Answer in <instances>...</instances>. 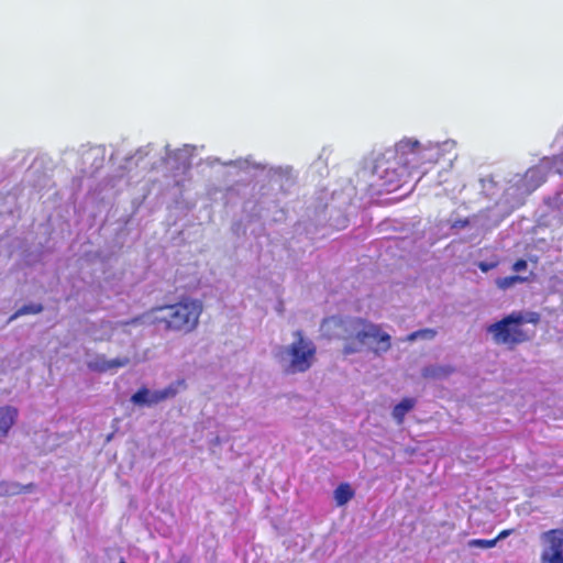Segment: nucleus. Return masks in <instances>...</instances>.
Wrapping results in <instances>:
<instances>
[{
  "label": "nucleus",
  "instance_id": "obj_13",
  "mask_svg": "<svg viewBox=\"0 0 563 563\" xmlns=\"http://www.w3.org/2000/svg\"><path fill=\"white\" fill-rule=\"evenodd\" d=\"M354 490L349 483H341L334 489V500L338 506H344L354 497Z\"/></svg>",
  "mask_w": 563,
  "mask_h": 563
},
{
  "label": "nucleus",
  "instance_id": "obj_3",
  "mask_svg": "<svg viewBox=\"0 0 563 563\" xmlns=\"http://www.w3.org/2000/svg\"><path fill=\"white\" fill-rule=\"evenodd\" d=\"M540 314L536 311L521 312L512 311L503 319L489 324L487 332L492 334L496 344L507 345L510 350L517 345L528 342L531 334L525 329L526 323L538 324Z\"/></svg>",
  "mask_w": 563,
  "mask_h": 563
},
{
  "label": "nucleus",
  "instance_id": "obj_2",
  "mask_svg": "<svg viewBox=\"0 0 563 563\" xmlns=\"http://www.w3.org/2000/svg\"><path fill=\"white\" fill-rule=\"evenodd\" d=\"M202 310L200 300L183 298L172 305L154 307L152 323L162 325L166 332L186 335L198 328Z\"/></svg>",
  "mask_w": 563,
  "mask_h": 563
},
{
  "label": "nucleus",
  "instance_id": "obj_5",
  "mask_svg": "<svg viewBox=\"0 0 563 563\" xmlns=\"http://www.w3.org/2000/svg\"><path fill=\"white\" fill-rule=\"evenodd\" d=\"M542 563H563V528L551 529L541 534Z\"/></svg>",
  "mask_w": 563,
  "mask_h": 563
},
{
  "label": "nucleus",
  "instance_id": "obj_20",
  "mask_svg": "<svg viewBox=\"0 0 563 563\" xmlns=\"http://www.w3.org/2000/svg\"><path fill=\"white\" fill-rule=\"evenodd\" d=\"M527 267H528L527 261L523 258H519L514 263L512 271H515V272L526 271Z\"/></svg>",
  "mask_w": 563,
  "mask_h": 563
},
{
  "label": "nucleus",
  "instance_id": "obj_17",
  "mask_svg": "<svg viewBox=\"0 0 563 563\" xmlns=\"http://www.w3.org/2000/svg\"><path fill=\"white\" fill-rule=\"evenodd\" d=\"M42 311H43V306L41 303L24 305L15 311V313L10 318V320H13V319L18 318L19 316L36 314Z\"/></svg>",
  "mask_w": 563,
  "mask_h": 563
},
{
  "label": "nucleus",
  "instance_id": "obj_15",
  "mask_svg": "<svg viewBox=\"0 0 563 563\" xmlns=\"http://www.w3.org/2000/svg\"><path fill=\"white\" fill-rule=\"evenodd\" d=\"M454 372L452 366H427L422 369L424 378H440L446 377Z\"/></svg>",
  "mask_w": 563,
  "mask_h": 563
},
{
  "label": "nucleus",
  "instance_id": "obj_11",
  "mask_svg": "<svg viewBox=\"0 0 563 563\" xmlns=\"http://www.w3.org/2000/svg\"><path fill=\"white\" fill-rule=\"evenodd\" d=\"M416 406V399L406 397L399 404H397L393 409V418L396 420L398 424H402L405 421L406 415L412 410Z\"/></svg>",
  "mask_w": 563,
  "mask_h": 563
},
{
  "label": "nucleus",
  "instance_id": "obj_24",
  "mask_svg": "<svg viewBox=\"0 0 563 563\" xmlns=\"http://www.w3.org/2000/svg\"><path fill=\"white\" fill-rule=\"evenodd\" d=\"M554 158H555V159H556V158H560L561 161H563V148H562L561 154H560L559 156H555Z\"/></svg>",
  "mask_w": 563,
  "mask_h": 563
},
{
  "label": "nucleus",
  "instance_id": "obj_14",
  "mask_svg": "<svg viewBox=\"0 0 563 563\" xmlns=\"http://www.w3.org/2000/svg\"><path fill=\"white\" fill-rule=\"evenodd\" d=\"M131 401L139 406H153L156 401H153V391L146 387H141L131 397Z\"/></svg>",
  "mask_w": 563,
  "mask_h": 563
},
{
  "label": "nucleus",
  "instance_id": "obj_6",
  "mask_svg": "<svg viewBox=\"0 0 563 563\" xmlns=\"http://www.w3.org/2000/svg\"><path fill=\"white\" fill-rule=\"evenodd\" d=\"M130 363L129 357H115L107 360L104 355H98L89 361L87 366L90 371L97 373H107L126 366Z\"/></svg>",
  "mask_w": 563,
  "mask_h": 563
},
{
  "label": "nucleus",
  "instance_id": "obj_12",
  "mask_svg": "<svg viewBox=\"0 0 563 563\" xmlns=\"http://www.w3.org/2000/svg\"><path fill=\"white\" fill-rule=\"evenodd\" d=\"M33 487V484L22 486L14 482H0V496L19 495L21 493L31 492Z\"/></svg>",
  "mask_w": 563,
  "mask_h": 563
},
{
  "label": "nucleus",
  "instance_id": "obj_25",
  "mask_svg": "<svg viewBox=\"0 0 563 563\" xmlns=\"http://www.w3.org/2000/svg\"><path fill=\"white\" fill-rule=\"evenodd\" d=\"M409 161H410V163L408 165H405V166L409 167V165H411V167H415V164H412V161L411 159H409Z\"/></svg>",
  "mask_w": 563,
  "mask_h": 563
},
{
  "label": "nucleus",
  "instance_id": "obj_10",
  "mask_svg": "<svg viewBox=\"0 0 563 563\" xmlns=\"http://www.w3.org/2000/svg\"><path fill=\"white\" fill-rule=\"evenodd\" d=\"M187 385L185 379H178L161 390L153 391V401H156L157 405L169 398H174L177 396L180 389H185Z\"/></svg>",
  "mask_w": 563,
  "mask_h": 563
},
{
  "label": "nucleus",
  "instance_id": "obj_4",
  "mask_svg": "<svg viewBox=\"0 0 563 563\" xmlns=\"http://www.w3.org/2000/svg\"><path fill=\"white\" fill-rule=\"evenodd\" d=\"M294 336L295 341L282 352L288 357V363L285 367L287 374L305 373L311 368L316 361V344L305 338L300 330H297Z\"/></svg>",
  "mask_w": 563,
  "mask_h": 563
},
{
  "label": "nucleus",
  "instance_id": "obj_1",
  "mask_svg": "<svg viewBox=\"0 0 563 563\" xmlns=\"http://www.w3.org/2000/svg\"><path fill=\"white\" fill-rule=\"evenodd\" d=\"M323 325L327 331H332L329 336L343 341L342 353L351 355L361 351L366 343H373V352L380 354L391 347L390 335L382 330L379 324H375L363 318H339L330 317L324 320Z\"/></svg>",
  "mask_w": 563,
  "mask_h": 563
},
{
  "label": "nucleus",
  "instance_id": "obj_7",
  "mask_svg": "<svg viewBox=\"0 0 563 563\" xmlns=\"http://www.w3.org/2000/svg\"><path fill=\"white\" fill-rule=\"evenodd\" d=\"M384 165H386V162L377 159L375 164V173H377L383 179L382 187H384L386 191H394L400 187L401 177L394 168L391 170L389 167H385L383 169Z\"/></svg>",
  "mask_w": 563,
  "mask_h": 563
},
{
  "label": "nucleus",
  "instance_id": "obj_8",
  "mask_svg": "<svg viewBox=\"0 0 563 563\" xmlns=\"http://www.w3.org/2000/svg\"><path fill=\"white\" fill-rule=\"evenodd\" d=\"M421 148L417 140L404 139L396 144L395 152L397 157L408 165L410 161L406 158L408 155H417Z\"/></svg>",
  "mask_w": 563,
  "mask_h": 563
},
{
  "label": "nucleus",
  "instance_id": "obj_18",
  "mask_svg": "<svg viewBox=\"0 0 563 563\" xmlns=\"http://www.w3.org/2000/svg\"><path fill=\"white\" fill-rule=\"evenodd\" d=\"M437 335V331L434 329H421L411 332L408 336V341H415L418 339H428L431 340Z\"/></svg>",
  "mask_w": 563,
  "mask_h": 563
},
{
  "label": "nucleus",
  "instance_id": "obj_16",
  "mask_svg": "<svg viewBox=\"0 0 563 563\" xmlns=\"http://www.w3.org/2000/svg\"><path fill=\"white\" fill-rule=\"evenodd\" d=\"M528 282V277L519 276V275H512V276H506V277H499L496 279V286L501 289L506 290L516 284H523Z\"/></svg>",
  "mask_w": 563,
  "mask_h": 563
},
{
  "label": "nucleus",
  "instance_id": "obj_21",
  "mask_svg": "<svg viewBox=\"0 0 563 563\" xmlns=\"http://www.w3.org/2000/svg\"><path fill=\"white\" fill-rule=\"evenodd\" d=\"M496 266L495 263H486V262H481L478 264V267L482 272L484 273H487L488 271H490L492 268H494Z\"/></svg>",
  "mask_w": 563,
  "mask_h": 563
},
{
  "label": "nucleus",
  "instance_id": "obj_9",
  "mask_svg": "<svg viewBox=\"0 0 563 563\" xmlns=\"http://www.w3.org/2000/svg\"><path fill=\"white\" fill-rule=\"evenodd\" d=\"M16 417V408L11 406L0 407V440L7 437L9 430L14 424Z\"/></svg>",
  "mask_w": 563,
  "mask_h": 563
},
{
  "label": "nucleus",
  "instance_id": "obj_26",
  "mask_svg": "<svg viewBox=\"0 0 563 563\" xmlns=\"http://www.w3.org/2000/svg\"><path fill=\"white\" fill-rule=\"evenodd\" d=\"M468 223L467 220H465L463 223H462V227L466 225Z\"/></svg>",
  "mask_w": 563,
  "mask_h": 563
},
{
  "label": "nucleus",
  "instance_id": "obj_19",
  "mask_svg": "<svg viewBox=\"0 0 563 563\" xmlns=\"http://www.w3.org/2000/svg\"><path fill=\"white\" fill-rule=\"evenodd\" d=\"M497 543V539H473L468 542V545L472 548H482V549H490L494 548Z\"/></svg>",
  "mask_w": 563,
  "mask_h": 563
},
{
  "label": "nucleus",
  "instance_id": "obj_22",
  "mask_svg": "<svg viewBox=\"0 0 563 563\" xmlns=\"http://www.w3.org/2000/svg\"><path fill=\"white\" fill-rule=\"evenodd\" d=\"M512 532H514V530H512V529H505V530H501V531L497 534V537H496L495 539H497V542H498L499 540H503V539H505V538L509 537Z\"/></svg>",
  "mask_w": 563,
  "mask_h": 563
},
{
  "label": "nucleus",
  "instance_id": "obj_23",
  "mask_svg": "<svg viewBox=\"0 0 563 563\" xmlns=\"http://www.w3.org/2000/svg\"><path fill=\"white\" fill-rule=\"evenodd\" d=\"M189 558L187 555H183L177 562L175 563H189Z\"/></svg>",
  "mask_w": 563,
  "mask_h": 563
}]
</instances>
